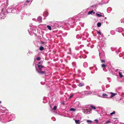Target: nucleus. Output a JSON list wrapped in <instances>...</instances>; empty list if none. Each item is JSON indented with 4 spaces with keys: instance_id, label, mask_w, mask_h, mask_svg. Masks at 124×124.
<instances>
[{
    "instance_id": "nucleus-1",
    "label": "nucleus",
    "mask_w": 124,
    "mask_h": 124,
    "mask_svg": "<svg viewBox=\"0 0 124 124\" xmlns=\"http://www.w3.org/2000/svg\"><path fill=\"white\" fill-rule=\"evenodd\" d=\"M23 3L21 5L18 4L17 6H16V8H17V9L18 11V12H20L21 11V13L22 14V15L23 16L25 15V13L24 12V10L23 8L21 5L23 4Z\"/></svg>"
},
{
    "instance_id": "nucleus-2",
    "label": "nucleus",
    "mask_w": 124,
    "mask_h": 124,
    "mask_svg": "<svg viewBox=\"0 0 124 124\" xmlns=\"http://www.w3.org/2000/svg\"><path fill=\"white\" fill-rule=\"evenodd\" d=\"M79 19V17H76L75 18L73 17V18H70L69 19L70 21H74L75 23Z\"/></svg>"
},
{
    "instance_id": "nucleus-3",
    "label": "nucleus",
    "mask_w": 124,
    "mask_h": 124,
    "mask_svg": "<svg viewBox=\"0 0 124 124\" xmlns=\"http://www.w3.org/2000/svg\"><path fill=\"white\" fill-rule=\"evenodd\" d=\"M12 7H11V8H9L7 9L6 12L7 13H14V12H13V10H12Z\"/></svg>"
},
{
    "instance_id": "nucleus-4",
    "label": "nucleus",
    "mask_w": 124,
    "mask_h": 124,
    "mask_svg": "<svg viewBox=\"0 0 124 124\" xmlns=\"http://www.w3.org/2000/svg\"><path fill=\"white\" fill-rule=\"evenodd\" d=\"M32 1L31 0H27L24 3V5H29L31 3Z\"/></svg>"
},
{
    "instance_id": "nucleus-5",
    "label": "nucleus",
    "mask_w": 124,
    "mask_h": 124,
    "mask_svg": "<svg viewBox=\"0 0 124 124\" xmlns=\"http://www.w3.org/2000/svg\"><path fill=\"white\" fill-rule=\"evenodd\" d=\"M99 90H94L92 91V94L96 95L99 92Z\"/></svg>"
},
{
    "instance_id": "nucleus-6",
    "label": "nucleus",
    "mask_w": 124,
    "mask_h": 124,
    "mask_svg": "<svg viewBox=\"0 0 124 124\" xmlns=\"http://www.w3.org/2000/svg\"><path fill=\"white\" fill-rule=\"evenodd\" d=\"M28 31L30 35H33V34L34 32V31H33L32 29L31 28H30L29 30H28Z\"/></svg>"
},
{
    "instance_id": "nucleus-7",
    "label": "nucleus",
    "mask_w": 124,
    "mask_h": 124,
    "mask_svg": "<svg viewBox=\"0 0 124 124\" xmlns=\"http://www.w3.org/2000/svg\"><path fill=\"white\" fill-rule=\"evenodd\" d=\"M110 93L111 94V95L110 97H109V98H111L117 94V93H113L112 92H110Z\"/></svg>"
},
{
    "instance_id": "nucleus-8",
    "label": "nucleus",
    "mask_w": 124,
    "mask_h": 124,
    "mask_svg": "<svg viewBox=\"0 0 124 124\" xmlns=\"http://www.w3.org/2000/svg\"><path fill=\"white\" fill-rule=\"evenodd\" d=\"M36 71L37 72L40 74H43L45 73V71H39L38 70L36 69Z\"/></svg>"
},
{
    "instance_id": "nucleus-9",
    "label": "nucleus",
    "mask_w": 124,
    "mask_h": 124,
    "mask_svg": "<svg viewBox=\"0 0 124 124\" xmlns=\"http://www.w3.org/2000/svg\"><path fill=\"white\" fill-rule=\"evenodd\" d=\"M14 114H11L9 117V118L11 120H13L15 118V117H14Z\"/></svg>"
},
{
    "instance_id": "nucleus-10",
    "label": "nucleus",
    "mask_w": 124,
    "mask_h": 124,
    "mask_svg": "<svg viewBox=\"0 0 124 124\" xmlns=\"http://www.w3.org/2000/svg\"><path fill=\"white\" fill-rule=\"evenodd\" d=\"M99 56L100 58V60L101 61V62H102V63L105 62V59H102V57L101 56V54H99Z\"/></svg>"
},
{
    "instance_id": "nucleus-11",
    "label": "nucleus",
    "mask_w": 124,
    "mask_h": 124,
    "mask_svg": "<svg viewBox=\"0 0 124 124\" xmlns=\"http://www.w3.org/2000/svg\"><path fill=\"white\" fill-rule=\"evenodd\" d=\"M123 30V29L121 28H119L116 29V31L119 32H120Z\"/></svg>"
},
{
    "instance_id": "nucleus-12",
    "label": "nucleus",
    "mask_w": 124,
    "mask_h": 124,
    "mask_svg": "<svg viewBox=\"0 0 124 124\" xmlns=\"http://www.w3.org/2000/svg\"><path fill=\"white\" fill-rule=\"evenodd\" d=\"M102 97L104 98H109V97L108 96L107 94L106 93H104L102 94Z\"/></svg>"
},
{
    "instance_id": "nucleus-13",
    "label": "nucleus",
    "mask_w": 124,
    "mask_h": 124,
    "mask_svg": "<svg viewBox=\"0 0 124 124\" xmlns=\"http://www.w3.org/2000/svg\"><path fill=\"white\" fill-rule=\"evenodd\" d=\"M42 18L40 17H39L37 18V21L39 23L41 22L42 21Z\"/></svg>"
},
{
    "instance_id": "nucleus-14",
    "label": "nucleus",
    "mask_w": 124,
    "mask_h": 124,
    "mask_svg": "<svg viewBox=\"0 0 124 124\" xmlns=\"http://www.w3.org/2000/svg\"><path fill=\"white\" fill-rule=\"evenodd\" d=\"M101 54V56L102 57V59H105V55H104V53H99V54Z\"/></svg>"
},
{
    "instance_id": "nucleus-15",
    "label": "nucleus",
    "mask_w": 124,
    "mask_h": 124,
    "mask_svg": "<svg viewBox=\"0 0 124 124\" xmlns=\"http://www.w3.org/2000/svg\"><path fill=\"white\" fill-rule=\"evenodd\" d=\"M38 67L39 69L40 70H41L44 67L43 66L41 65H38Z\"/></svg>"
},
{
    "instance_id": "nucleus-16",
    "label": "nucleus",
    "mask_w": 124,
    "mask_h": 124,
    "mask_svg": "<svg viewBox=\"0 0 124 124\" xmlns=\"http://www.w3.org/2000/svg\"><path fill=\"white\" fill-rule=\"evenodd\" d=\"M92 13H93V14H94L95 13V12H93V10H92L91 11H89L88 12L87 14L88 15H89L90 14H92Z\"/></svg>"
},
{
    "instance_id": "nucleus-17",
    "label": "nucleus",
    "mask_w": 124,
    "mask_h": 124,
    "mask_svg": "<svg viewBox=\"0 0 124 124\" xmlns=\"http://www.w3.org/2000/svg\"><path fill=\"white\" fill-rule=\"evenodd\" d=\"M79 57L80 58H81V57L84 58H85L86 57V56L85 55L82 54Z\"/></svg>"
},
{
    "instance_id": "nucleus-18",
    "label": "nucleus",
    "mask_w": 124,
    "mask_h": 124,
    "mask_svg": "<svg viewBox=\"0 0 124 124\" xmlns=\"http://www.w3.org/2000/svg\"><path fill=\"white\" fill-rule=\"evenodd\" d=\"M82 36L81 34H80L77 35L76 37L77 39H78L80 38Z\"/></svg>"
},
{
    "instance_id": "nucleus-19",
    "label": "nucleus",
    "mask_w": 124,
    "mask_h": 124,
    "mask_svg": "<svg viewBox=\"0 0 124 124\" xmlns=\"http://www.w3.org/2000/svg\"><path fill=\"white\" fill-rule=\"evenodd\" d=\"M84 67L85 68H86L88 67V64L86 62H84L83 63Z\"/></svg>"
},
{
    "instance_id": "nucleus-20",
    "label": "nucleus",
    "mask_w": 124,
    "mask_h": 124,
    "mask_svg": "<svg viewBox=\"0 0 124 124\" xmlns=\"http://www.w3.org/2000/svg\"><path fill=\"white\" fill-rule=\"evenodd\" d=\"M83 112L85 114H87L89 113V111H88V110L87 109L84 110Z\"/></svg>"
},
{
    "instance_id": "nucleus-21",
    "label": "nucleus",
    "mask_w": 124,
    "mask_h": 124,
    "mask_svg": "<svg viewBox=\"0 0 124 124\" xmlns=\"http://www.w3.org/2000/svg\"><path fill=\"white\" fill-rule=\"evenodd\" d=\"M69 24H71L70 26H71V25L73 23H74V21H70L69 20Z\"/></svg>"
},
{
    "instance_id": "nucleus-22",
    "label": "nucleus",
    "mask_w": 124,
    "mask_h": 124,
    "mask_svg": "<svg viewBox=\"0 0 124 124\" xmlns=\"http://www.w3.org/2000/svg\"><path fill=\"white\" fill-rule=\"evenodd\" d=\"M75 122L76 124H80V120H75Z\"/></svg>"
},
{
    "instance_id": "nucleus-23",
    "label": "nucleus",
    "mask_w": 124,
    "mask_h": 124,
    "mask_svg": "<svg viewBox=\"0 0 124 124\" xmlns=\"http://www.w3.org/2000/svg\"><path fill=\"white\" fill-rule=\"evenodd\" d=\"M110 33L111 34L114 35L115 34V31L114 30H112L110 31Z\"/></svg>"
},
{
    "instance_id": "nucleus-24",
    "label": "nucleus",
    "mask_w": 124,
    "mask_h": 124,
    "mask_svg": "<svg viewBox=\"0 0 124 124\" xmlns=\"http://www.w3.org/2000/svg\"><path fill=\"white\" fill-rule=\"evenodd\" d=\"M101 67L102 68H103V70L105 71H106L105 70H104V68H105L106 67V65L105 64H103L101 65Z\"/></svg>"
},
{
    "instance_id": "nucleus-25",
    "label": "nucleus",
    "mask_w": 124,
    "mask_h": 124,
    "mask_svg": "<svg viewBox=\"0 0 124 124\" xmlns=\"http://www.w3.org/2000/svg\"><path fill=\"white\" fill-rule=\"evenodd\" d=\"M47 27L48 28V29H49L50 30H52L51 27L49 25H47Z\"/></svg>"
},
{
    "instance_id": "nucleus-26",
    "label": "nucleus",
    "mask_w": 124,
    "mask_h": 124,
    "mask_svg": "<svg viewBox=\"0 0 124 124\" xmlns=\"http://www.w3.org/2000/svg\"><path fill=\"white\" fill-rule=\"evenodd\" d=\"M70 111H75L76 110V109L74 108H70Z\"/></svg>"
},
{
    "instance_id": "nucleus-27",
    "label": "nucleus",
    "mask_w": 124,
    "mask_h": 124,
    "mask_svg": "<svg viewBox=\"0 0 124 124\" xmlns=\"http://www.w3.org/2000/svg\"><path fill=\"white\" fill-rule=\"evenodd\" d=\"M79 86L80 87H81L84 85V84L83 83H80L79 84Z\"/></svg>"
},
{
    "instance_id": "nucleus-28",
    "label": "nucleus",
    "mask_w": 124,
    "mask_h": 124,
    "mask_svg": "<svg viewBox=\"0 0 124 124\" xmlns=\"http://www.w3.org/2000/svg\"><path fill=\"white\" fill-rule=\"evenodd\" d=\"M72 65L74 67H76V64L75 62H73L72 63Z\"/></svg>"
},
{
    "instance_id": "nucleus-29",
    "label": "nucleus",
    "mask_w": 124,
    "mask_h": 124,
    "mask_svg": "<svg viewBox=\"0 0 124 124\" xmlns=\"http://www.w3.org/2000/svg\"><path fill=\"white\" fill-rule=\"evenodd\" d=\"M96 16H97L99 17H101L102 16V15L100 14H98L97 13H96Z\"/></svg>"
},
{
    "instance_id": "nucleus-30",
    "label": "nucleus",
    "mask_w": 124,
    "mask_h": 124,
    "mask_svg": "<svg viewBox=\"0 0 124 124\" xmlns=\"http://www.w3.org/2000/svg\"><path fill=\"white\" fill-rule=\"evenodd\" d=\"M86 122L88 123H89V124H91L92 123V121L91 120H86Z\"/></svg>"
},
{
    "instance_id": "nucleus-31",
    "label": "nucleus",
    "mask_w": 124,
    "mask_h": 124,
    "mask_svg": "<svg viewBox=\"0 0 124 124\" xmlns=\"http://www.w3.org/2000/svg\"><path fill=\"white\" fill-rule=\"evenodd\" d=\"M101 25V23L98 22L97 23V26L98 27H100Z\"/></svg>"
},
{
    "instance_id": "nucleus-32",
    "label": "nucleus",
    "mask_w": 124,
    "mask_h": 124,
    "mask_svg": "<svg viewBox=\"0 0 124 124\" xmlns=\"http://www.w3.org/2000/svg\"><path fill=\"white\" fill-rule=\"evenodd\" d=\"M44 15L46 16H47L48 15V13L46 12H45L44 13Z\"/></svg>"
},
{
    "instance_id": "nucleus-33",
    "label": "nucleus",
    "mask_w": 124,
    "mask_h": 124,
    "mask_svg": "<svg viewBox=\"0 0 124 124\" xmlns=\"http://www.w3.org/2000/svg\"><path fill=\"white\" fill-rule=\"evenodd\" d=\"M44 47L43 46H41L39 47L40 50L41 51L43 50L44 49Z\"/></svg>"
},
{
    "instance_id": "nucleus-34",
    "label": "nucleus",
    "mask_w": 124,
    "mask_h": 124,
    "mask_svg": "<svg viewBox=\"0 0 124 124\" xmlns=\"http://www.w3.org/2000/svg\"><path fill=\"white\" fill-rule=\"evenodd\" d=\"M12 10H13V12H14V13L16 11L15 8H13V7H12Z\"/></svg>"
},
{
    "instance_id": "nucleus-35",
    "label": "nucleus",
    "mask_w": 124,
    "mask_h": 124,
    "mask_svg": "<svg viewBox=\"0 0 124 124\" xmlns=\"http://www.w3.org/2000/svg\"><path fill=\"white\" fill-rule=\"evenodd\" d=\"M119 75L121 78H122L123 77V75L120 72H119Z\"/></svg>"
},
{
    "instance_id": "nucleus-36",
    "label": "nucleus",
    "mask_w": 124,
    "mask_h": 124,
    "mask_svg": "<svg viewBox=\"0 0 124 124\" xmlns=\"http://www.w3.org/2000/svg\"><path fill=\"white\" fill-rule=\"evenodd\" d=\"M115 112L113 111L112 112L110 113V115L111 116H112L113 114H115Z\"/></svg>"
},
{
    "instance_id": "nucleus-37",
    "label": "nucleus",
    "mask_w": 124,
    "mask_h": 124,
    "mask_svg": "<svg viewBox=\"0 0 124 124\" xmlns=\"http://www.w3.org/2000/svg\"><path fill=\"white\" fill-rule=\"evenodd\" d=\"M91 107L93 109H96V108L94 106H93L92 105H91Z\"/></svg>"
},
{
    "instance_id": "nucleus-38",
    "label": "nucleus",
    "mask_w": 124,
    "mask_h": 124,
    "mask_svg": "<svg viewBox=\"0 0 124 124\" xmlns=\"http://www.w3.org/2000/svg\"><path fill=\"white\" fill-rule=\"evenodd\" d=\"M57 108V107L56 106H54L53 108V110H55Z\"/></svg>"
},
{
    "instance_id": "nucleus-39",
    "label": "nucleus",
    "mask_w": 124,
    "mask_h": 124,
    "mask_svg": "<svg viewBox=\"0 0 124 124\" xmlns=\"http://www.w3.org/2000/svg\"><path fill=\"white\" fill-rule=\"evenodd\" d=\"M86 92H87V93L88 94H92V91L88 92V91H86Z\"/></svg>"
},
{
    "instance_id": "nucleus-40",
    "label": "nucleus",
    "mask_w": 124,
    "mask_h": 124,
    "mask_svg": "<svg viewBox=\"0 0 124 124\" xmlns=\"http://www.w3.org/2000/svg\"><path fill=\"white\" fill-rule=\"evenodd\" d=\"M107 79L108 80V81L109 82L111 81V78H107Z\"/></svg>"
},
{
    "instance_id": "nucleus-41",
    "label": "nucleus",
    "mask_w": 124,
    "mask_h": 124,
    "mask_svg": "<svg viewBox=\"0 0 124 124\" xmlns=\"http://www.w3.org/2000/svg\"><path fill=\"white\" fill-rule=\"evenodd\" d=\"M94 121L96 123H98V120L97 119H95L94 120Z\"/></svg>"
},
{
    "instance_id": "nucleus-42",
    "label": "nucleus",
    "mask_w": 124,
    "mask_h": 124,
    "mask_svg": "<svg viewBox=\"0 0 124 124\" xmlns=\"http://www.w3.org/2000/svg\"><path fill=\"white\" fill-rule=\"evenodd\" d=\"M40 59H41V58L40 57H37V60L38 61H39V60H40Z\"/></svg>"
},
{
    "instance_id": "nucleus-43",
    "label": "nucleus",
    "mask_w": 124,
    "mask_h": 124,
    "mask_svg": "<svg viewBox=\"0 0 124 124\" xmlns=\"http://www.w3.org/2000/svg\"><path fill=\"white\" fill-rule=\"evenodd\" d=\"M73 94L71 95L69 98V99H70L71 98H72L73 96Z\"/></svg>"
},
{
    "instance_id": "nucleus-44",
    "label": "nucleus",
    "mask_w": 124,
    "mask_h": 124,
    "mask_svg": "<svg viewBox=\"0 0 124 124\" xmlns=\"http://www.w3.org/2000/svg\"><path fill=\"white\" fill-rule=\"evenodd\" d=\"M31 14L30 13H29V14H26V15L27 16H29L31 15Z\"/></svg>"
},
{
    "instance_id": "nucleus-45",
    "label": "nucleus",
    "mask_w": 124,
    "mask_h": 124,
    "mask_svg": "<svg viewBox=\"0 0 124 124\" xmlns=\"http://www.w3.org/2000/svg\"><path fill=\"white\" fill-rule=\"evenodd\" d=\"M97 33L98 34H99L100 35H101V33L100 31H99L97 32Z\"/></svg>"
},
{
    "instance_id": "nucleus-46",
    "label": "nucleus",
    "mask_w": 124,
    "mask_h": 124,
    "mask_svg": "<svg viewBox=\"0 0 124 124\" xmlns=\"http://www.w3.org/2000/svg\"><path fill=\"white\" fill-rule=\"evenodd\" d=\"M79 49V47H76V50H78Z\"/></svg>"
},
{
    "instance_id": "nucleus-47",
    "label": "nucleus",
    "mask_w": 124,
    "mask_h": 124,
    "mask_svg": "<svg viewBox=\"0 0 124 124\" xmlns=\"http://www.w3.org/2000/svg\"><path fill=\"white\" fill-rule=\"evenodd\" d=\"M97 48L99 49V48H100V46H97ZM99 51V49H98Z\"/></svg>"
},
{
    "instance_id": "nucleus-48",
    "label": "nucleus",
    "mask_w": 124,
    "mask_h": 124,
    "mask_svg": "<svg viewBox=\"0 0 124 124\" xmlns=\"http://www.w3.org/2000/svg\"><path fill=\"white\" fill-rule=\"evenodd\" d=\"M110 123V121H107L106 122V123Z\"/></svg>"
},
{
    "instance_id": "nucleus-49",
    "label": "nucleus",
    "mask_w": 124,
    "mask_h": 124,
    "mask_svg": "<svg viewBox=\"0 0 124 124\" xmlns=\"http://www.w3.org/2000/svg\"><path fill=\"white\" fill-rule=\"evenodd\" d=\"M29 53H30V54H32V52H30V51H29Z\"/></svg>"
},
{
    "instance_id": "nucleus-50",
    "label": "nucleus",
    "mask_w": 124,
    "mask_h": 124,
    "mask_svg": "<svg viewBox=\"0 0 124 124\" xmlns=\"http://www.w3.org/2000/svg\"><path fill=\"white\" fill-rule=\"evenodd\" d=\"M121 23H123V21L122 20H121Z\"/></svg>"
},
{
    "instance_id": "nucleus-51",
    "label": "nucleus",
    "mask_w": 124,
    "mask_h": 124,
    "mask_svg": "<svg viewBox=\"0 0 124 124\" xmlns=\"http://www.w3.org/2000/svg\"><path fill=\"white\" fill-rule=\"evenodd\" d=\"M108 1L107 2H105L104 3V4H106V3H108Z\"/></svg>"
},
{
    "instance_id": "nucleus-52",
    "label": "nucleus",
    "mask_w": 124,
    "mask_h": 124,
    "mask_svg": "<svg viewBox=\"0 0 124 124\" xmlns=\"http://www.w3.org/2000/svg\"><path fill=\"white\" fill-rule=\"evenodd\" d=\"M40 62H39L38 64H37L38 65H39V64H40Z\"/></svg>"
},
{
    "instance_id": "nucleus-53",
    "label": "nucleus",
    "mask_w": 124,
    "mask_h": 124,
    "mask_svg": "<svg viewBox=\"0 0 124 124\" xmlns=\"http://www.w3.org/2000/svg\"><path fill=\"white\" fill-rule=\"evenodd\" d=\"M84 93H85L84 92H82V94H84Z\"/></svg>"
},
{
    "instance_id": "nucleus-54",
    "label": "nucleus",
    "mask_w": 124,
    "mask_h": 124,
    "mask_svg": "<svg viewBox=\"0 0 124 124\" xmlns=\"http://www.w3.org/2000/svg\"><path fill=\"white\" fill-rule=\"evenodd\" d=\"M62 104H63V105H64V102H63L62 103Z\"/></svg>"
},
{
    "instance_id": "nucleus-55",
    "label": "nucleus",
    "mask_w": 124,
    "mask_h": 124,
    "mask_svg": "<svg viewBox=\"0 0 124 124\" xmlns=\"http://www.w3.org/2000/svg\"><path fill=\"white\" fill-rule=\"evenodd\" d=\"M1 101H0V104H1Z\"/></svg>"
},
{
    "instance_id": "nucleus-56",
    "label": "nucleus",
    "mask_w": 124,
    "mask_h": 124,
    "mask_svg": "<svg viewBox=\"0 0 124 124\" xmlns=\"http://www.w3.org/2000/svg\"><path fill=\"white\" fill-rule=\"evenodd\" d=\"M117 70H118V69H117V70H116V71H116V72L117 71Z\"/></svg>"
},
{
    "instance_id": "nucleus-57",
    "label": "nucleus",
    "mask_w": 124,
    "mask_h": 124,
    "mask_svg": "<svg viewBox=\"0 0 124 124\" xmlns=\"http://www.w3.org/2000/svg\"><path fill=\"white\" fill-rule=\"evenodd\" d=\"M84 34H83V36H84Z\"/></svg>"
},
{
    "instance_id": "nucleus-58",
    "label": "nucleus",
    "mask_w": 124,
    "mask_h": 124,
    "mask_svg": "<svg viewBox=\"0 0 124 124\" xmlns=\"http://www.w3.org/2000/svg\"><path fill=\"white\" fill-rule=\"evenodd\" d=\"M121 124H124V123Z\"/></svg>"
},
{
    "instance_id": "nucleus-59",
    "label": "nucleus",
    "mask_w": 124,
    "mask_h": 124,
    "mask_svg": "<svg viewBox=\"0 0 124 124\" xmlns=\"http://www.w3.org/2000/svg\"><path fill=\"white\" fill-rule=\"evenodd\" d=\"M54 118V117L52 118Z\"/></svg>"
}]
</instances>
